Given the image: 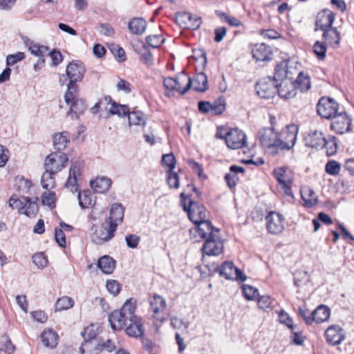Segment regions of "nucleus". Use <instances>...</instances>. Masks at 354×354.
<instances>
[{"label":"nucleus","instance_id":"1","mask_svg":"<svg viewBox=\"0 0 354 354\" xmlns=\"http://www.w3.org/2000/svg\"><path fill=\"white\" fill-rule=\"evenodd\" d=\"M85 69L82 64L71 62L66 67V75L70 79L64 94V101L69 110L67 115L77 120L86 109L85 101L79 97L78 86L76 84L82 81Z\"/></svg>","mask_w":354,"mask_h":354},{"label":"nucleus","instance_id":"2","mask_svg":"<svg viewBox=\"0 0 354 354\" xmlns=\"http://www.w3.org/2000/svg\"><path fill=\"white\" fill-rule=\"evenodd\" d=\"M273 118L271 117V120ZM271 127L261 128L258 133V140L264 150L270 154L275 155L279 153L278 133L274 131L273 121H270Z\"/></svg>","mask_w":354,"mask_h":354},{"label":"nucleus","instance_id":"3","mask_svg":"<svg viewBox=\"0 0 354 354\" xmlns=\"http://www.w3.org/2000/svg\"><path fill=\"white\" fill-rule=\"evenodd\" d=\"M273 174L284 194L293 198L291 185L294 181V174L292 170L287 167H280L274 169Z\"/></svg>","mask_w":354,"mask_h":354},{"label":"nucleus","instance_id":"4","mask_svg":"<svg viewBox=\"0 0 354 354\" xmlns=\"http://www.w3.org/2000/svg\"><path fill=\"white\" fill-rule=\"evenodd\" d=\"M298 133V127L295 124L287 125L278 133L279 152L283 150H290L296 142Z\"/></svg>","mask_w":354,"mask_h":354},{"label":"nucleus","instance_id":"5","mask_svg":"<svg viewBox=\"0 0 354 354\" xmlns=\"http://www.w3.org/2000/svg\"><path fill=\"white\" fill-rule=\"evenodd\" d=\"M338 109L339 104L330 97H322L317 104V113L326 119H332L339 113Z\"/></svg>","mask_w":354,"mask_h":354},{"label":"nucleus","instance_id":"6","mask_svg":"<svg viewBox=\"0 0 354 354\" xmlns=\"http://www.w3.org/2000/svg\"><path fill=\"white\" fill-rule=\"evenodd\" d=\"M68 160L66 154L64 153H52L46 158L44 163L45 169L57 174L66 166Z\"/></svg>","mask_w":354,"mask_h":354},{"label":"nucleus","instance_id":"7","mask_svg":"<svg viewBox=\"0 0 354 354\" xmlns=\"http://www.w3.org/2000/svg\"><path fill=\"white\" fill-rule=\"evenodd\" d=\"M223 243L218 234H212L205 239L201 250L203 254L218 256L223 252Z\"/></svg>","mask_w":354,"mask_h":354},{"label":"nucleus","instance_id":"8","mask_svg":"<svg viewBox=\"0 0 354 354\" xmlns=\"http://www.w3.org/2000/svg\"><path fill=\"white\" fill-rule=\"evenodd\" d=\"M116 229L117 225L115 224L102 225L95 230L91 236L92 241L96 244H102L114 236Z\"/></svg>","mask_w":354,"mask_h":354},{"label":"nucleus","instance_id":"9","mask_svg":"<svg viewBox=\"0 0 354 354\" xmlns=\"http://www.w3.org/2000/svg\"><path fill=\"white\" fill-rule=\"evenodd\" d=\"M266 228L269 233L279 234L284 230L283 216L275 212H270L266 217Z\"/></svg>","mask_w":354,"mask_h":354},{"label":"nucleus","instance_id":"10","mask_svg":"<svg viewBox=\"0 0 354 354\" xmlns=\"http://www.w3.org/2000/svg\"><path fill=\"white\" fill-rule=\"evenodd\" d=\"M225 139L227 147L232 149L242 148L246 144L245 134L238 129H234L227 132Z\"/></svg>","mask_w":354,"mask_h":354},{"label":"nucleus","instance_id":"11","mask_svg":"<svg viewBox=\"0 0 354 354\" xmlns=\"http://www.w3.org/2000/svg\"><path fill=\"white\" fill-rule=\"evenodd\" d=\"M351 119L345 111L339 112L332 118L331 128L337 133L343 134L350 130Z\"/></svg>","mask_w":354,"mask_h":354},{"label":"nucleus","instance_id":"12","mask_svg":"<svg viewBox=\"0 0 354 354\" xmlns=\"http://www.w3.org/2000/svg\"><path fill=\"white\" fill-rule=\"evenodd\" d=\"M184 209L187 212L189 218L194 223L206 220L205 208L198 202L189 201V207L184 205Z\"/></svg>","mask_w":354,"mask_h":354},{"label":"nucleus","instance_id":"13","mask_svg":"<svg viewBox=\"0 0 354 354\" xmlns=\"http://www.w3.org/2000/svg\"><path fill=\"white\" fill-rule=\"evenodd\" d=\"M335 20L333 12L328 9L319 12L316 17L315 30H322L325 32L329 28H332V25Z\"/></svg>","mask_w":354,"mask_h":354},{"label":"nucleus","instance_id":"14","mask_svg":"<svg viewBox=\"0 0 354 354\" xmlns=\"http://www.w3.org/2000/svg\"><path fill=\"white\" fill-rule=\"evenodd\" d=\"M82 165L75 162L72 164L69 169L68 180L65 184L67 188L71 189L73 192H78L79 181L81 180Z\"/></svg>","mask_w":354,"mask_h":354},{"label":"nucleus","instance_id":"15","mask_svg":"<svg viewBox=\"0 0 354 354\" xmlns=\"http://www.w3.org/2000/svg\"><path fill=\"white\" fill-rule=\"evenodd\" d=\"M274 80H263L260 81L256 86L258 95L262 98L272 97L277 91V84Z\"/></svg>","mask_w":354,"mask_h":354},{"label":"nucleus","instance_id":"16","mask_svg":"<svg viewBox=\"0 0 354 354\" xmlns=\"http://www.w3.org/2000/svg\"><path fill=\"white\" fill-rule=\"evenodd\" d=\"M252 57L257 61L264 62L272 59V48L265 43L257 44L252 48Z\"/></svg>","mask_w":354,"mask_h":354},{"label":"nucleus","instance_id":"17","mask_svg":"<svg viewBox=\"0 0 354 354\" xmlns=\"http://www.w3.org/2000/svg\"><path fill=\"white\" fill-rule=\"evenodd\" d=\"M326 341L331 345L340 344L345 338L344 330L338 325L330 326L325 332Z\"/></svg>","mask_w":354,"mask_h":354},{"label":"nucleus","instance_id":"18","mask_svg":"<svg viewBox=\"0 0 354 354\" xmlns=\"http://www.w3.org/2000/svg\"><path fill=\"white\" fill-rule=\"evenodd\" d=\"M281 98L288 100L297 95L296 85L290 79L284 80L278 85L277 91Z\"/></svg>","mask_w":354,"mask_h":354},{"label":"nucleus","instance_id":"19","mask_svg":"<svg viewBox=\"0 0 354 354\" xmlns=\"http://www.w3.org/2000/svg\"><path fill=\"white\" fill-rule=\"evenodd\" d=\"M306 146L312 148H323L326 143V137L319 131H314L308 134L304 139Z\"/></svg>","mask_w":354,"mask_h":354},{"label":"nucleus","instance_id":"20","mask_svg":"<svg viewBox=\"0 0 354 354\" xmlns=\"http://www.w3.org/2000/svg\"><path fill=\"white\" fill-rule=\"evenodd\" d=\"M129 325L125 331L126 333L133 337H140L144 334V328L142 319L139 317L129 320Z\"/></svg>","mask_w":354,"mask_h":354},{"label":"nucleus","instance_id":"21","mask_svg":"<svg viewBox=\"0 0 354 354\" xmlns=\"http://www.w3.org/2000/svg\"><path fill=\"white\" fill-rule=\"evenodd\" d=\"M104 102L107 104L105 108L109 110L111 115L124 116L129 113V109L127 106L117 104L115 102L112 101L111 97H104Z\"/></svg>","mask_w":354,"mask_h":354},{"label":"nucleus","instance_id":"22","mask_svg":"<svg viewBox=\"0 0 354 354\" xmlns=\"http://www.w3.org/2000/svg\"><path fill=\"white\" fill-rule=\"evenodd\" d=\"M196 231L199 236L202 239H207L212 234H218V230H214L210 222L207 220L202 221L194 223Z\"/></svg>","mask_w":354,"mask_h":354},{"label":"nucleus","instance_id":"23","mask_svg":"<svg viewBox=\"0 0 354 354\" xmlns=\"http://www.w3.org/2000/svg\"><path fill=\"white\" fill-rule=\"evenodd\" d=\"M41 339L44 346L55 348L58 344L59 336L54 330L47 328L41 333Z\"/></svg>","mask_w":354,"mask_h":354},{"label":"nucleus","instance_id":"24","mask_svg":"<svg viewBox=\"0 0 354 354\" xmlns=\"http://www.w3.org/2000/svg\"><path fill=\"white\" fill-rule=\"evenodd\" d=\"M109 322L113 330H120L127 324L129 320L120 310H115L109 315Z\"/></svg>","mask_w":354,"mask_h":354},{"label":"nucleus","instance_id":"25","mask_svg":"<svg viewBox=\"0 0 354 354\" xmlns=\"http://www.w3.org/2000/svg\"><path fill=\"white\" fill-rule=\"evenodd\" d=\"M176 86L175 91L180 94H185L191 88L192 79L187 74L182 73L175 77Z\"/></svg>","mask_w":354,"mask_h":354},{"label":"nucleus","instance_id":"26","mask_svg":"<svg viewBox=\"0 0 354 354\" xmlns=\"http://www.w3.org/2000/svg\"><path fill=\"white\" fill-rule=\"evenodd\" d=\"M124 209L121 204H113L110 209L109 223L118 225L119 223H121L124 217Z\"/></svg>","mask_w":354,"mask_h":354},{"label":"nucleus","instance_id":"27","mask_svg":"<svg viewBox=\"0 0 354 354\" xmlns=\"http://www.w3.org/2000/svg\"><path fill=\"white\" fill-rule=\"evenodd\" d=\"M310 315L313 316V322L322 323L329 319L330 310L325 305H320Z\"/></svg>","mask_w":354,"mask_h":354},{"label":"nucleus","instance_id":"28","mask_svg":"<svg viewBox=\"0 0 354 354\" xmlns=\"http://www.w3.org/2000/svg\"><path fill=\"white\" fill-rule=\"evenodd\" d=\"M191 87L196 91L204 92L208 88L207 77L203 73H197L192 79Z\"/></svg>","mask_w":354,"mask_h":354},{"label":"nucleus","instance_id":"29","mask_svg":"<svg viewBox=\"0 0 354 354\" xmlns=\"http://www.w3.org/2000/svg\"><path fill=\"white\" fill-rule=\"evenodd\" d=\"M322 38L331 47L336 48L340 42L339 32L335 28H329V30L324 32Z\"/></svg>","mask_w":354,"mask_h":354},{"label":"nucleus","instance_id":"30","mask_svg":"<svg viewBox=\"0 0 354 354\" xmlns=\"http://www.w3.org/2000/svg\"><path fill=\"white\" fill-rule=\"evenodd\" d=\"M288 62L289 61L284 60L276 66L274 80L277 82L291 79V77L288 76L290 73L288 69Z\"/></svg>","mask_w":354,"mask_h":354},{"label":"nucleus","instance_id":"31","mask_svg":"<svg viewBox=\"0 0 354 354\" xmlns=\"http://www.w3.org/2000/svg\"><path fill=\"white\" fill-rule=\"evenodd\" d=\"M300 192L306 206L312 207L317 203V196L310 187H304L301 189Z\"/></svg>","mask_w":354,"mask_h":354},{"label":"nucleus","instance_id":"32","mask_svg":"<svg viewBox=\"0 0 354 354\" xmlns=\"http://www.w3.org/2000/svg\"><path fill=\"white\" fill-rule=\"evenodd\" d=\"M147 21L142 18H134L129 22V31L134 35H142L147 28Z\"/></svg>","mask_w":354,"mask_h":354},{"label":"nucleus","instance_id":"33","mask_svg":"<svg viewBox=\"0 0 354 354\" xmlns=\"http://www.w3.org/2000/svg\"><path fill=\"white\" fill-rule=\"evenodd\" d=\"M91 185L95 192L104 193L110 188L111 185V180L106 177L97 178L91 182Z\"/></svg>","mask_w":354,"mask_h":354},{"label":"nucleus","instance_id":"34","mask_svg":"<svg viewBox=\"0 0 354 354\" xmlns=\"http://www.w3.org/2000/svg\"><path fill=\"white\" fill-rule=\"evenodd\" d=\"M235 268L236 266L232 261H227L218 266L216 271L220 276L225 277L226 279H232Z\"/></svg>","mask_w":354,"mask_h":354},{"label":"nucleus","instance_id":"35","mask_svg":"<svg viewBox=\"0 0 354 354\" xmlns=\"http://www.w3.org/2000/svg\"><path fill=\"white\" fill-rule=\"evenodd\" d=\"M98 268L105 274H111L115 269V261L109 256L102 257L97 263Z\"/></svg>","mask_w":354,"mask_h":354},{"label":"nucleus","instance_id":"36","mask_svg":"<svg viewBox=\"0 0 354 354\" xmlns=\"http://www.w3.org/2000/svg\"><path fill=\"white\" fill-rule=\"evenodd\" d=\"M79 205L82 208H88L93 206L95 200L93 198V194L89 190H84L78 194Z\"/></svg>","mask_w":354,"mask_h":354},{"label":"nucleus","instance_id":"37","mask_svg":"<svg viewBox=\"0 0 354 354\" xmlns=\"http://www.w3.org/2000/svg\"><path fill=\"white\" fill-rule=\"evenodd\" d=\"M68 142V133L66 131L55 133L53 136V145L57 151L64 149Z\"/></svg>","mask_w":354,"mask_h":354},{"label":"nucleus","instance_id":"38","mask_svg":"<svg viewBox=\"0 0 354 354\" xmlns=\"http://www.w3.org/2000/svg\"><path fill=\"white\" fill-rule=\"evenodd\" d=\"M136 308V301L132 299H129L123 304L120 311L128 320H130L134 317H138V316L134 314Z\"/></svg>","mask_w":354,"mask_h":354},{"label":"nucleus","instance_id":"39","mask_svg":"<svg viewBox=\"0 0 354 354\" xmlns=\"http://www.w3.org/2000/svg\"><path fill=\"white\" fill-rule=\"evenodd\" d=\"M149 302L154 315L163 311L166 308V301L158 295H154Z\"/></svg>","mask_w":354,"mask_h":354},{"label":"nucleus","instance_id":"40","mask_svg":"<svg viewBox=\"0 0 354 354\" xmlns=\"http://www.w3.org/2000/svg\"><path fill=\"white\" fill-rule=\"evenodd\" d=\"M296 89L299 88L301 91H307L310 88V80L308 75L304 72H300L295 82Z\"/></svg>","mask_w":354,"mask_h":354},{"label":"nucleus","instance_id":"41","mask_svg":"<svg viewBox=\"0 0 354 354\" xmlns=\"http://www.w3.org/2000/svg\"><path fill=\"white\" fill-rule=\"evenodd\" d=\"M37 201V198L32 200L29 197H26V203H27V205L24 209L23 214L28 217L35 216L38 212Z\"/></svg>","mask_w":354,"mask_h":354},{"label":"nucleus","instance_id":"42","mask_svg":"<svg viewBox=\"0 0 354 354\" xmlns=\"http://www.w3.org/2000/svg\"><path fill=\"white\" fill-rule=\"evenodd\" d=\"M74 305V301L68 296L59 298L55 304V311H62L71 308Z\"/></svg>","mask_w":354,"mask_h":354},{"label":"nucleus","instance_id":"43","mask_svg":"<svg viewBox=\"0 0 354 354\" xmlns=\"http://www.w3.org/2000/svg\"><path fill=\"white\" fill-rule=\"evenodd\" d=\"M55 174L51 171H45L41 180V186L44 189H50L55 186V180L54 178Z\"/></svg>","mask_w":354,"mask_h":354},{"label":"nucleus","instance_id":"44","mask_svg":"<svg viewBox=\"0 0 354 354\" xmlns=\"http://www.w3.org/2000/svg\"><path fill=\"white\" fill-rule=\"evenodd\" d=\"M130 125H145V118L144 113L141 111H132L127 114Z\"/></svg>","mask_w":354,"mask_h":354},{"label":"nucleus","instance_id":"45","mask_svg":"<svg viewBox=\"0 0 354 354\" xmlns=\"http://www.w3.org/2000/svg\"><path fill=\"white\" fill-rule=\"evenodd\" d=\"M29 50L31 54L39 57H44V56L48 53L49 48L46 46L39 45L37 44H32L29 46Z\"/></svg>","mask_w":354,"mask_h":354},{"label":"nucleus","instance_id":"46","mask_svg":"<svg viewBox=\"0 0 354 354\" xmlns=\"http://www.w3.org/2000/svg\"><path fill=\"white\" fill-rule=\"evenodd\" d=\"M183 19H188L191 22L190 28L192 29L198 28L202 24V19L200 17L193 15L189 12H185L180 15Z\"/></svg>","mask_w":354,"mask_h":354},{"label":"nucleus","instance_id":"47","mask_svg":"<svg viewBox=\"0 0 354 354\" xmlns=\"http://www.w3.org/2000/svg\"><path fill=\"white\" fill-rule=\"evenodd\" d=\"M142 48L140 50L141 59L142 62L147 66H151L153 64V59L152 54L148 50L147 47L143 42H141Z\"/></svg>","mask_w":354,"mask_h":354},{"label":"nucleus","instance_id":"48","mask_svg":"<svg viewBox=\"0 0 354 354\" xmlns=\"http://www.w3.org/2000/svg\"><path fill=\"white\" fill-rule=\"evenodd\" d=\"M0 350L3 351L8 354L14 353L15 348L12 345L10 339L7 336H2L0 339Z\"/></svg>","mask_w":354,"mask_h":354},{"label":"nucleus","instance_id":"49","mask_svg":"<svg viewBox=\"0 0 354 354\" xmlns=\"http://www.w3.org/2000/svg\"><path fill=\"white\" fill-rule=\"evenodd\" d=\"M313 53L315 54L317 57L323 60L326 57V46L323 42L317 41L313 45Z\"/></svg>","mask_w":354,"mask_h":354},{"label":"nucleus","instance_id":"50","mask_svg":"<svg viewBox=\"0 0 354 354\" xmlns=\"http://www.w3.org/2000/svg\"><path fill=\"white\" fill-rule=\"evenodd\" d=\"M212 104L211 113L214 115L221 114L225 109V102L223 98H218Z\"/></svg>","mask_w":354,"mask_h":354},{"label":"nucleus","instance_id":"51","mask_svg":"<svg viewBox=\"0 0 354 354\" xmlns=\"http://www.w3.org/2000/svg\"><path fill=\"white\" fill-rule=\"evenodd\" d=\"M42 204L48 206L51 209L55 207L56 196L55 192H45L41 196Z\"/></svg>","mask_w":354,"mask_h":354},{"label":"nucleus","instance_id":"52","mask_svg":"<svg viewBox=\"0 0 354 354\" xmlns=\"http://www.w3.org/2000/svg\"><path fill=\"white\" fill-rule=\"evenodd\" d=\"M326 172L332 176H337L341 170V165L335 160H330L326 164Z\"/></svg>","mask_w":354,"mask_h":354},{"label":"nucleus","instance_id":"53","mask_svg":"<svg viewBox=\"0 0 354 354\" xmlns=\"http://www.w3.org/2000/svg\"><path fill=\"white\" fill-rule=\"evenodd\" d=\"M216 14L221 19H223L225 22H227L229 25L234 27H238L241 24V22L234 17L227 15L226 13L216 11Z\"/></svg>","mask_w":354,"mask_h":354},{"label":"nucleus","instance_id":"54","mask_svg":"<svg viewBox=\"0 0 354 354\" xmlns=\"http://www.w3.org/2000/svg\"><path fill=\"white\" fill-rule=\"evenodd\" d=\"M242 290L247 300H254L258 297V290L249 285H243Z\"/></svg>","mask_w":354,"mask_h":354},{"label":"nucleus","instance_id":"55","mask_svg":"<svg viewBox=\"0 0 354 354\" xmlns=\"http://www.w3.org/2000/svg\"><path fill=\"white\" fill-rule=\"evenodd\" d=\"M8 204L12 209H18L20 214H23L24 209L27 205V203H26V197L24 198V201H22L14 196H12L9 200Z\"/></svg>","mask_w":354,"mask_h":354},{"label":"nucleus","instance_id":"56","mask_svg":"<svg viewBox=\"0 0 354 354\" xmlns=\"http://www.w3.org/2000/svg\"><path fill=\"white\" fill-rule=\"evenodd\" d=\"M164 41L161 35H149L146 38L147 44L154 48L160 47Z\"/></svg>","mask_w":354,"mask_h":354},{"label":"nucleus","instance_id":"57","mask_svg":"<svg viewBox=\"0 0 354 354\" xmlns=\"http://www.w3.org/2000/svg\"><path fill=\"white\" fill-rule=\"evenodd\" d=\"M309 280L307 272L304 270H297L295 274L294 283L295 286H300L308 282Z\"/></svg>","mask_w":354,"mask_h":354},{"label":"nucleus","instance_id":"58","mask_svg":"<svg viewBox=\"0 0 354 354\" xmlns=\"http://www.w3.org/2000/svg\"><path fill=\"white\" fill-rule=\"evenodd\" d=\"M32 187V183L25 178H21L17 183V189L22 194H28Z\"/></svg>","mask_w":354,"mask_h":354},{"label":"nucleus","instance_id":"59","mask_svg":"<svg viewBox=\"0 0 354 354\" xmlns=\"http://www.w3.org/2000/svg\"><path fill=\"white\" fill-rule=\"evenodd\" d=\"M25 58V54L22 52H18L15 54L8 55L6 57L7 66H13L17 62Z\"/></svg>","mask_w":354,"mask_h":354},{"label":"nucleus","instance_id":"60","mask_svg":"<svg viewBox=\"0 0 354 354\" xmlns=\"http://www.w3.org/2000/svg\"><path fill=\"white\" fill-rule=\"evenodd\" d=\"M326 149V153L328 156L333 155L336 152L337 143L334 136H328L326 138V143L324 146Z\"/></svg>","mask_w":354,"mask_h":354},{"label":"nucleus","instance_id":"61","mask_svg":"<svg viewBox=\"0 0 354 354\" xmlns=\"http://www.w3.org/2000/svg\"><path fill=\"white\" fill-rule=\"evenodd\" d=\"M109 49L114 57L119 59L120 62L125 60V52L122 48L113 44L110 46Z\"/></svg>","mask_w":354,"mask_h":354},{"label":"nucleus","instance_id":"62","mask_svg":"<svg viewBox=\"0 0 354 354\" xmlns=\"http://www.w3.org/2000/svg\"><path fill=\"white\" fill-rule=\"evenodd\" d=\"M32 262L39 268H44L46 266L48 260L43 253H37L32 256Z\"/></svg>","mask_w":354,"mask_h":354},{"label":"nucleus","instance_id":"63","mask_svg":"<svg viewBox=\"0 0 354 354\" xmlns=\"http://www.w3.org/2000/svg\"><path fill=\"white\" fill-rule=\"evenodd\" d=\"M187 163L190 166V167L192 169V170L196 172L198 175V176L201 178H205L206 176L203 174V169L202 166L195 160L192 159H189L187 160Z\"/></svg>","mask_w":354,"mask_h":354},{"label":"nucleus","instance_id":"64","mask_svg":"<svg viewBox=\"0 0 354 354\" xmlns=\"http://www.w3.org/2000/svg\"><path fill=\"white\" fill-rule=\"evenodd\" d=\"M279 322L286 324L290 329H294V325L292 319L288 314L283 310H281L279 314Z\"/></svg>","mask_w":354,"mask_h":354}]
</instances>
